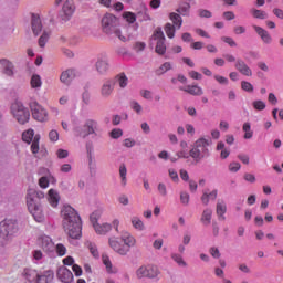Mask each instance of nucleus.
I'll return each instance as SVG.
<instances>
[{
    "label": "nucleus",
    "instance_id": "nucleus-22",
    "mask_svg": "<svg viewBox=\"0 0 283 283\" xmlns=\"http://www.w3.org/2000/svg\"><path fill=\"white\" fill-rule=\"evenodd\" d=\"M31 25L33 34L35 36H39V34H41V30H43V24H41V18L36 14H33Z\"/></svg>",
    "mask_w": 283,
    "mask_h": 283
},
{
    "label": "nucleus",
    "instance_id": "nucleus-35",
    "mask_svg": "<svg viewBox=\"0 0 283 283\" xmlns=\"http://www.w3.org/2000/svg\"><path fill=\"white\" fill-rule=\"evenodd\" d=\"M34 129H28L27 132L22 133V140L30 145L34 140Z\"/></svg>",
    "mask_w": 283,
    "mask_h": 283
},
{
    "label": "nucleus",
    "instance_id": "nucleus-61",
    "mask_svg": "<svg viewBox=\"0 0 283 283\" xmlns=\"http://www.w3.org/2000/svg\"><path fill=\"white\" fill-rule=\"evenodd\" d=\"M180 202L181 205H189V195L187 192H181L180 193Z\"/></svg>",
    "mask_w": 283,
    "mask_h": 283
},
{
    "label": "nucleus",
    "instance_id": "nucleus-56",
    "mask_svg": "<svg viewBox=\"0 0 283 283\" xmlns=\"http://www.w3.org/2000/svg\"><path fill=\"white\" fill-rule=\"evenodd\" d=\"M72 271L76 275V277H81V275H83V269L78 264H73Z\"/></svg>",
    "mask_w": 283,
    "mask_h": 283
},
{
    "label": "nucleus",
    "instance_id": "nucleus-34",
    "mask_svg": "<svg viewBox=\"0 0 283 283\" xmlns=\"http://www.w3.org/2000/svg\"><path fill=\"white\" fill-rule=\"evenodd\" d=\"M242 130L244 132L243 138L245 140H251V138H253V130H251V124L249 122L243 124Z\"/></svg>",
    "mask_w": 283,
    "mask_h": 283
},
{
    "label": "nucleus",
    "instance_id": "nucleus-12",
    "mask_svg": "<svg viewBox=\"0 0 283 283\" xmlns=\"http://www.w3.org/2000/svg\"><path fill=\"white\" fill-rule=\"evenodd\" d=\"M108 244L111 249H113V251H115V253H118L119 255H127V253H129V249L125 247V244H122L116 237H112L108 240Z\"/></svg>",
    "mask_w": 283,
    "mask_h": 283
},
{
    "label": "nucleus",
    "instance_id": "nucleus-57",
    "mask_svg": "<svg viewBox=\"0 0 283 283\" xmlns=\"http://www.w3.org/2000/svg\"><path fill=\"white\" fill-rule=\"evenodd\" d=\"M87 248L90 249L93 258H98L99 253H98V248H96L95 244L93 243H88Z\"/></svg>",
    "mask_w": 283,
    "mask_h": 283
},
{
    "label": "nucleus",
    "instance_id": "nucleus-26",
    "mask_svg": "<svg viewBox=\"0 0 283 283\" xmlns=\"http://www.w3.org/2000/svg\"><path fill=\"white\" fill-rule=\"evenodd\" d=\"M213 216V210L207 208L202 211L200 221L202 223L203 227H209V224H211V218Z\"/></svg>",
    "mask_w": 283,
    "mask_h": 283
},
{
    "label": "nucleus",
    "instance_id": "nucleus-21",
    "mask_svg": "<svg viewBox=\"0 0 283 283\" xmlns=\"http://www.w3.org/2000/svg\"><path fill=\"white\" fill-rule=\"evenodd\" d=\"M120 240L124 242V247L128 249V252L132 247H136V238H134V235L127 231L122 233Z\"/></svg>",
    "mask_w": 283,
    "mask_h": 283
},
{
    "label": "nucleus",
    "instance_id": "nucleus-25",
    "mask_svg": "<svg viewBox=\"0 0 283 283\" xmlns=\"http://www.w3.org/2000/svg\"><path fill=\"white\" fill-rule=\"evenodd\" d=\"M0 63L3 67V74H6V76H14V64H12V62L1 60Z\"/></svg>",
    "mask_w": 283,
    "mask_h": 283
},
{
    "label": "nucleus",
    "instance_id": "nucleus-2",
    "mask_svg": "<svg viewBox=\"0 0 283 283\" xmlns=\"http://www.w3.org/2000/svg\"><path fill=\"white\" fill-rule=\"evenodd\" d=\"M210 145H211V139L200 137L193 143L192 148L189 151L190 158L195 163H200V160H203V158H208Z\"/></svg>",
    "mask_w": 283,
    "mask_h": 283
},
{
    "label": "nucleus",
    "instance_id": "nucleus-9",
    "mask_svg": "<svg viewBox=\"0 0 283 283\" xmlns=\"http://www.w3.org/2000/svg\"><path fill=\"white\" fill-rule=\"evenodd\" d=\"M30 109L34 120H39L40 123L48 120V111H45V108H43V106H41L38 102H31Z\"/></svg>",
    "mask_w": 283,
    "mask_h": 283
},
{
    "label": "nucleus",
    "instance_id": "nucleus-31",
    "mask_svg": "<svg viewBox=\"0 0 283 283\" xmlns=\"http://www.w3.org/2000/svg\"><path fill=\"white\" fill-rule=\"evenodd\" d=\"M190 10H191V4H189L188 2H181L179 4V8L177 9V12L182 17H189Z\"/></svg>",
    "mask_w": 283,
    "mask_h": 283
},
{
    "label": "nucleus",
    "instance_id": "nucleus-27",
    "mask_svg": "<svg viewBox=\"0 0 283 283\" xmlns=\"http://www.w3.org/2000/svg\"><path fill=\"white\" fill-rule=\"evenodd\" d=\"M23 275L28 282H39V272L36 270L25 269Z\"/></svg>",
    "mask_w": 283,
    "mask_h": 283
},
{
    "label": "nucleus",
    "instance_id": "nucleus-48",
    "mask_svg": "<svg viewBox=\"0 0 283 283\" xmlns=\"http://www.w3.org/2000/svg\"><path fill=\"white\" fill-rule=\"evenodd\" d=\"M252 105L258 112H263V109H266V104L262 101H254Z\"/></svg>",
    "mask_w": 283,
    "mask_h": 283
},
{
    "label": "nucleus",
    "instance_id": "nucleus-40",
    "mask_svg": "<svg viewBox=\"0 0 283 283\" xmlns=\"http://www.w3.org/2000/svg\"><path fill=\"white\" fill-rule=\"evenodd\" d=\"M54 251L59 255V258H63L67 253V248L63 245V243H57L54 245Z\"/></svg>",
    "mask_w": 283,
    "mask_h": 283
},
{
    "label": "nucleus",
    "instance_id": "nucleus-36",
    "mask_svg": "<svg viewBox=\"0 0 283 283\" xmlns=\"http://www.w3.org/2000/svg\"><path fill=\"white\" fill-rule=\"evenodd\" d=\"M41 140V135H35L33 140L31 142V151L34 156H36V154L39 153L40 150V146H39V143Z\"/></svg>",
    "mask_w": 283,
    "mask_h": 283
},
{
    "label": "nucleus",
    "instance_id": "nucleus-52",
    "mask_svg": "<svg viewBox=\"0 0 283 283\" xmlns=\"http://www.w3.org/2000/svg\"><path fill=\"white\" fill-rule=\"evenodd\" d=\"M140 96L143 98H145L146 101H151V98H154V95H153L151 91H149V90H142Z\"/></svg>",
    "mask_w": 283,
    "mask_h": 283
},
{
    "label": "nucleus",
    "instance_id": "nucleus-43",
    "mask_svg": "<svg viewBox=\"0 0 283 283\" xmlns=\"http://www.w3.org/2000/svg\"><path fill=\"white\" fill-rule=\"evenodd\" d=\"M103 264L106 268L107 273H113L112 271V261L109 260V256L107 254L102 255Z\"/></svg>",
    "mask_w": 283,
    "mask_h": 283
},
{
    "label": "nucleus",
    "instance_id": "nucleus-17",
    "mask_svg": "<svg viewBox=\"0 0 283 283\" xmlns=\"http://www.w3.org/2000/svg\"><path fill=\"white\" fill-rule=\"evenodd\" d=\"M57 279L63 283H71L74 280V274L65 266L57 269Z\"/></svg>",
    "mask_w": 283,
    "mask_h": 283
},
{
    "label": "nucleus",
    "instance_id": "nucleus-23",
    "mask_svg": "<svg viewBox=\"0 0 283 283\" xmlns=\"http://www.w3.org/2000/svg\"><path fill=\"white\" fill-rule=\"evenodd\" d=\"M48 196V200L51 207H59V201L61 200V196H59V192L55 189H50Z\"/></svg>",
    "mask_w": 283,
    "mask_h": 283
},
{
    "label": "nucleus",
    "instance_id": "nucleus-18",
    "mask_svg": "<svg viewBox=\"0 0 283 283\" xmlns=\"http://www.w3.org/2000/svg\"><path fill=\"white\" fill-rule=\"evenodd\" d=\"M235 70L243 76H253V71L242 59H238L234 64Z\"/></svg>",
    "mask_w": 283,
    "mask_h": 283
},
{
    "label": "nucleus",
    "instance_id": "nucleus-39",
    "mask_svg": "<svg viewBox=\"0 0 283 283\" xmlns=\"http://www.w3.org/2000/svg\"><path fill=\"white\" fill-rule=\"evenodd\" d=\"M169 70H171V63L166 62V63L161 64L160 67H158L156 70V74H157V76H163V74L169 72Z\"/></svg>",
    "mask_w": 283,
    "mask_h": 283
},
{
    "label": "nucleus",
    "instance_id": "nucleus-7",
    "mask_svg": "<svg viewBox=\"0 0 283 283\" xmlns=\"http://www.w3.org/2000/svg\"><path fill=\"white\" fill-rule=\"evenodd\" d=\"M98 130V122L87 119L83 127H75L73 132L74 136H77V138H87V136H91V134H96Z\"/></svg>",
    "mask_w": 283,
    "mask_h": 283
},
{
    "label": "nucleus",
    "instance_id": "nucleus-8",
    "mask_svg": "<svg viewBox=\"0 0 283 283\" xmlns=\"http://www.w3.org/2000/svg\"><path fill=\"white\" fill-rule=\"evenodd\" d=\"M151 40L157 41L155 52L163 56V54L167 52V45L165 44V33L163 32V29H156Z\"/></svg>",
    "mask_w": 283,
    "mask_h": 283
},
{
    "label": "nucleus",
    "instance_id": "nucleus-42",
    "mask_svg": "<svg viewBox=\"0 0 283 283\" xmlns=\"http://www.w3.org/2000/svg\"><path fill=\"white\" fill-rule=\"evenodd\" d=\"M41 85H43V82L41 81V76L40 75H32L31 77V87L33 90H35L36 87H41Z\"/></svg>",
    "mask_w": 283,
    "mask_h": 283
},
{
    "label": "nucleus",
    "instance_id": "nucleus-59",
    "mask_svg": "<svg viewBox=\"0 0 283 283\" xmlns=\"http://www.w3.org/2000/svg\"><path fill=\"white\" fill-rule=\"evenodd\" d=\"M120 136H123V129H120V128H114L111 132V137H113L115 139L120 138Z\"/></svg>",
    "mask_w": 283,
    "mask_h": 283
},
{
    "label": "nucleus",
    "instance_id": "nucleus-45",
    "mask_svg": "<svg viewBox=\"0 0 283 283\" xmlns=\"http://www.w3.org/2000/svg\"><path fill=\"white\" fill-rule=\"evenodd\" d=\"M136 276L138 280H143V277H147V265H142L136 271Z\"/></svg>",
    "mask_w": 283,
    "mask_h": 283
},
{
    "label": "nucleus",
    "instance_id": "nucleus-20",
    "mask_svg": "<svg viewBox=\"0 0 283 283\" xmlns=\"http://www.w3.org/2000/svg\"><path fill=\"white\" fill-rule=\"evenodd\" d=\"M253 30L256 32V34L260 35L261 41L263 43H266V45H270V43H273V38L269 33V31L262 29V27L253 25Z\"/></svg>",
    "mask_w": 283,
    "mask_h": 283
},
{
    "label": "nucleus",
    "instance_id": "nucleus-13",
    "mask_svg": "<svg viewBox=\"0 0 283 283\" xmlns=\"http://www.w3.org/2000/svg\"><path fill=\"white\" fill-rule=\"evenodd\" d=\"M91 222L93 224V228L95 229V233H97L98 235H105L106 233H109V231H112V224L98 223L94 214L91 216Z\"/></svg>",
    "mask_w": 283,
    "mask_h": 283
},
{
    "label": "nucleus",
    "instance_id": "nucleus-24",
    "mask_svg": "<svg viewBox=\"0 0 283 283\" xmlns=\"http://www.w3.org/2000/svg\"><path fill=\"white\" fill-rule=\"evenodd\" d=\"M182 92H187V94H191L192 96H202V88L198 85H188L186 87H180Z\"/></svg>",
    "mask_w": 283,
    "mask_h": 283
},
{
    "label": "nucleus",
    "instance_id": "nucleus-46",
    "mask_svg": "<svg viewBox=\"0 0 283 283\" xmlns=\"http://www.w3.org/2000/svg\"><path fill=\"white\" fill-rule=\"evenodd\" d=\"M251 14L254 19H266V12L258 9H251Z\"/></svg>",
    "mask_w": 283,
    "mask_h": 283
},
{
    "label": "nucleus",
    "instance_id": "nucleus-50",
    "mask_svg": "<svg viewBox=\"0 0 283 283\" xmlns=\"http://www.w3.org/2000/svg\"><path fill=\"white\" fill-rule=\"evenodd\" d=\"M198 14L201 19H211V17H212L211 11H209L207 9H199Z\"/></svg>",
    "mask_w": 283,
    "mask_h": 283
},
{
    "label": "nucleus",
    "instance_id": "nucleus-16",
    "mask_svg": "<svg viewBox=\"0 0 283 283\" xmlns=\"http://www.w3.org/2000/svg\"><path fill=\"white\" fill-rule=\"evenodd\" d=\"M78 76V72H76V70L74 69H69L64 72L61 73L60 75V81L61 83H63L64 85H70V83H72V81L74 78H76Z\"/></svg>",
    "mask_w": 283,
    "mask_h": 283
},
{
    "label": "nucleus",
    "instance_id": "nucleus-33",
    "mask_svg": "<svg viewBox=\"0 0 283 283\" xmlns=\"http://www.w3.org/2000/svg\"><path fill=\"white\" fill-rule=\"evenodd\" d=\"M224 213H227V203H224V201H218L217 216H219V219L221 218L222 220H224Z\"/></svg>",
    "mask_w": 283,
    "mask_h": 283
},
{
    "label": "nucleus",
    "instance_id": "nucleus-3",
    "mask_svg": "<svg viewBox=\"0 0 283 283\" xmlns=\"http://www.w3.org/2000/svg\"><path fill=\"white\" fill-rule=\"evenodd\" d=\"M120 25V22L118 21V18L112 13H106L102 18V30L105 32V34H115V36L119 38V41H127V38H125L120 33V29L118 27Z\"/></svg>",
    "mask_w": 283,
    "mask_h": 283
},
{
    "label": "nucleus",
    "instance_id": "nucleus-28",
    "mask_svg": "<svg viewBox=\"0 0 283 283\" xmlns=\"http://www.w3.org/2000/svg\"><path fill=\"white\" fill-rule=\"evenodd\" d=\"M114 81H115V83H118V85L122 90H125V87L129 83V78L127 77V75L125 73H119L118 75H116Z\"/></svg>",
    "mask_w": 283,
    "mask_h": 283
},
{
    "label": "nucleus",
    "instance_id": "nucleus-1",
    "mask_svg": "<svg viewBox=\"0 0 283 283\" xmlns=\"http://www.w3.org/2000/svg\"><path fill=\"white\" fill-rule=\"evenodd\" d=\"M62 224L65 233L72 240H78L83 235V227L81 222V216L71 206H63L61 210Z\"/></svg>",
    "mask_w": 283,
    "mask_h": 283
},
{
    "label": "nucleus",
    "instance_id": "nucleus-44",
    "mask_svg": "<svg viewBox=\"0 0 283 283\" xmlns=\"http://www.w3.org/2000/svg\"><path fill=\"white\" fill-rule=\"evenodd\" d=\"M123 18L127 23H136V14L134 12L126 11L123 13Z\"/></svg>",
    "mask_w": 283,
    "mask_h": 283
},
{
    "label": "nucleus",
    "instance_id": "nucleus-62",
    "mask_svg": "<svg viewBox=\"0 0 283 283\" xmlns=\"http://www.w3.org/2000/svg\"><path fill=\"white\" fill-rule=\"evenodd\" d=\"M56 156L57 158L63 159V158H67V156H70V153H67V150L65 149H57Z\"/></svg>",
    "mask_w": 283,
    "mask_h": 283
},
{
    "label": "nucleus",
    "instance_id": "nucleus-38",
    "mask_svg": "<svg viewBox=\"0 0 283 283\" xmlns=\"http://www.w3.org/2000/svg\"><path fill=\"white\" fill-rule=\"evenodd\" d=\"M165 33L168 39H174L176 36V27L171 23L165 25Z\"/></svg>",
    "mask_w": 283,
    "mask_h": 283
},
{
    "label": "nucleus",
    "instance_id": "nucleus-55",
    "mask_svg": "<svg viewBox=\"0 0 283 283\" xmlns=\"http://www.w3.org/2000/svg\"><path fill=\"white\" fill-rule=\"evenodd\" d=\"M221 41H223V43H227L228 45H230V48H235L238 45V43L234 42L233 38L222 36Z\"/></svg>",
    "mask_w": 283,
    "mask_h": 283
},
{
    "label": "nucleus",
    "instance_id": "nucleus-60",
    "mask_svg": "<svg viewBox=\"0 0 283 283\" xmlns=\"http://www.w3.org/2000/svg\"><path fill=\"white\" fill-rule=\"evenodd\" d=\"M49 138H50L51 143H56L59 140V132L51 130L49 133Z\"/></svg>",
    "mask_w": 283,
    "mask_h": 283
},
{
    "label": "nucleus",
    "instance_id": "nucleus-64",
    "mask_svg": "<svg viewBox=\"0 0 283 283\" xmlns=\"http://www.w3.org/2000/svg\"><path fill=\"white\" fill-rule=\"evenodd\" d=\"M145 48H146L145 42H137V43H135V45H134V50H135L136 52H143V50H145Z\"/></svg>",
    "mask_w": 283,
    "mask_h": 283
},
{
    "label": "nucleus",
    "instance_id": "nucleus-15",
    "mask_svg": "<svg viewBox=\"0 0 283 283\" xmlns=\"http://www.w3.org/2000/svg\"><path fill=\"white\" fill-rule=\"evenodd\" d=\"M114 87H116V81L114 80H107L104 82L101 88V96L103 98H109L112 96V93L114 92Z\"/></svg>",
    "mask_w": 283,
    "mask_h": 283
},
{
    "label": "nucleus",
    "instance_id": "nucleus-47",
    "mask_svg": "<svg viewBox=\"0 0 283 283\" xmlns=\"http://www.w3.org/2000/svg\"><path fill=\"white\" fill-rule=\"evenodd\" d=\"M174 262H177L179 266H187V262L182 259L180 254H171Z\"/></svg>",
    "mask_w": 283,
    "mask_h": 283
},
{
    "label": "nucleus",
    "instance_id": "nucleus-63",
    "mask_svg": "<svg viewBox=\"0 0 283 283\" xmlns=\"http://www.w3.org/2000/svg\"><path fill=\"white\" fill-rule=\"evenodd\" d=\"M243 178L247 182H251V184L255 182V175L253 174L245 172Z\"/></svg>",
    "mask_w": 283,
    "mask_h": 283
},
{
    "label": "nucleus",
    "instance_id": "nucleus-32",
    "mask_svg": "<svg viewBox=\"0 0 283 283\" xmlns=\"http://www.w3.org/2000/svg\"><path fill=\"white\" fill-rule=\"evenodd\" d=\"M130 222L136 231H145V222L138 217H132Z\"/></svg>",
    "mask_w": 283,
    "mask_h": 283
},
{
    "label": "nucleus",
    "instance_id": "nucleus-6",
    "mask_svg": "<svg viewBox=\"0 0 283 283\" xmlns=\"http://www.w3.org/2000/svg\"><path fill=\"white\" fill-rule=\"evenodd\" d=\"M11 114L13 118L20 124L25 125L30 120V109L23 105V103L15 101L11 104Z\"/></svg>",
    "mask_w": 283,
    "mask_h": 283
},
{
    "label": "nucleus",
    "instance_id": "nucleus-14",
    "mask_svg": "<svg viewBox=\"0 0 283 283\" xmlns=\"http://www.w3.org/2000/svg\"><path fill=\"white\" fill-rule=\"evenodd\" d=\"M96 71L98 74H107L109 72V60L106 55H99L95 63Z\"/></svg>",
    "mask_w": 283,
    "mask_h": 283
},
{
    "label": "nucleus",
    "instance_id": "nucleus-37",
    "mask_svg": "<svg viewBox=\"0 0 283 283\" xmlns=\"http://www.w3.org/2000/svg\"><path fill=\"white\" fill-rule=\"evenodd\" d=\"M119 176L122 178V186L126 187L127 186V166H125V164H122L119 166Z\"/></svg>",
    "mask_w": 283,
    "mask_h": 283
},
{
    "label": "nucleus",
    "instance_id": "nucleus-49",
    "mask_svg": "<svg viewBox=\"0 0 283 283\" xmlns=\"http://www.w3.org/2000/svg\"><path fill=\"white\" fill-rule=\"evenodd\" d=\"M241 90H243V92H253V84H251V82H247V81H242L241 82Z\"/></svg>",
    "mask_w": 283,
    "mask_h": 283
},
{
    "label": "nucleus",
    "instance_id": "nucleus-41",
    "mask_svg": "<svg viewBox=\"0 0 283 283\" xmlns=\"http://www.w3.org/2000/svg\"><path fill=\"white\" fill-rule=\"evenodd\" d=\"M50 31H43L42 35L39 39V45L41 48H45V44L48 43L49 39H50Z\"/></svg>",
    "mask_w": 283,
    "mask_h": 283
},
{
    "label": "nucleus",
    "instance_id": "nucleus-11",
    "mask_svg": "<svg viewBox=\"0 0 283 283\" xmlns=\"http://www.w3.org/2000/svg\"><path fill=\"white\" fill-rule=\"evenodd\" d=\"M38 245L44 253H54V241L49 235H42L38 239Z\"/></svg>",
    "mask_w": 283,
    "mask_h": 283
},
{
    "label": "nucleus",
    "instance_id": "nucleus-53",
    "mask_svg": "<svg viewBox=\"0 0 283 283\" xmlns=\"http://www.w3.org/2000/svg\"><path fill=\"white\" fill-rule=\"evenodd\" d=\"M130 107L136 112V114H140L143 112V106L136 101L130 102Z\"/></svg>",
    "mask_w": 283,
    "mask_h": 283
},
{
    "label": "nucleus",
    "instance_id": "nucleus-54",
    "mask_svg": "<svg viewBox=\"0 0 283 283\" xmlns=\"http://www.w3.org/2000/svg\"><path fill=\"white\" fill-rule=\"evenodd\" d=\"M39 185L41 189H48L50 187V180H48V177H41L39 179Z\"/></svg>",
    "mask_w": 283,
    "mask_h": 283
},
{
    "label": "nucleus",
    "instance_id": "nucleus-19",
    "mask_svg": "<svg viewBox=\"0 0 283 283\" xmlns=\"http://www.w3.org/2000/svg\"><path fill=\"white\" fill-rule=\"evenodd\" d=\"M54 282V270H44L38 273V283H53Z\"/></svg>",
    "mask_w": 283,
    "mask_h": 283
},
{
    "label": "nucleus",
    "instance_id": "nucleus-5",
    "mask_svg": "<svg viewBox=\"0 0 283 283\" xmlns=\"http://www.w3.org/2000/svg\"><path fill=\"white\" fill-rule=\"evenodd\" d=\"M38 196L39 192H36V190H29L27 195V207L36 222H43L45 216L43 214L41 206L36 203Z\"/></svg>",
    "mask_w": 283,
    "mask_h": 283
},
{
    "label": "nucleus",
    "instance_id": "nucleus-4",
    "mask_svg": "<svg viewBox=\"0 0 283 283\" xmlns=\"http://www.w3.org/2000/svg\"><path fill=\"white\" fill-rule=\"evenodd\" d=\"M19 231L17 221L12 219H6L0 223V244L6 247L8 242L12 240V235Z\"/></svg>",
    "mask_w": 283,
    "mask_h": 283
},
{
    "label": "nucleus",
    "instance_id": "nucleus-58",
    "mask_svg": "<svg viewBox=\"0 0 283 283\" xmlns=\"http://www.w3.org/2000/svg\"><path fill=\"white\" fill-rule=\"evenodd\" d=\"M214 80L218 81L220 85H229V78L222 75H214Z\"/></svg>",
    "mask_w": 283,
    "mask_h": 283
},
{
    "label": "nucleus",
    "instance_id": "nucleus-29",
    "mask_svg": "<svg viewBox=\"0 0 283 283\" xmlns=\"http://www.w3.org/2000/svg\"><path fill=\"white\" fill-rule=\"evenodd\" d=\"M147 269V277L154 280L160 275V270L156 265H146Z\"/></svg>",
    "mask_w": 283,
    "mask_h": 283
},
{
    "label": "nucleus",
    "instance_id": "nucleus-30",
    "mask_svg": "<svg viewBox=\"0 0 283 283\" xmlns=\"http://www.w3.org/2000/svg\"><path fill=\"white\" fill-rule=\"evenodd\" d=\"M170 21H172V25L177 28V30H180L182 28V17L178 13H170L169 15Z\"/></svg>",
    "mask_w": 283,
    "mask_h": 283
},
{
    "label": "nucleus",
    "instance_id": "nucleus-10",
    "mask_svg": "<svg viewBox=\"0 0 283 283\" xmlns=\"http://www.w3.org/2000/svg\"><path fill=\"white\" fill-rule=\"evenodd\" d=\"M76 7L74 6V0H66L62 7L61 19L62 21H70L74 14Z\"/></svg>",
    "mask_w": 283,
    "mask_h": 283
},
{
    "label": "nucleus",
    "instance_id": "nucleus-51",
    "mask_svg": "<svg viewBox=\"0 0 283 283\" xmlns=\"http://www.w3.org/2000/svg\"><path fill=\"white\" fill-rule=\"evenodd\" d=\"M241 165L240 163L233 161L229 165V171H231L232 174H238V171H240L241 169Z\"/></svg>",
    "mask_w": 283,
    "mask_h": 283
}]
</instances>
